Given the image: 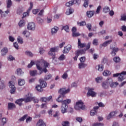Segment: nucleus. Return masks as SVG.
Instances as JSON below:
<instances>
[{"label":"nucleus","mask_w":126,"mask_h":126,"mask_svg":"<svg viewBox=\"0 0 126 126\" xmlns=\"http://www.w3.org/2000/svg\"><path fill=\"white\" fill-rule=\"evenodd\" d=\"M46 123L43 120H39L36 124V126H46Z\"/></svg>","instance_id":"nucleus-23"},{"label":"nucleus","mask_w":126,"mask_h":126,"mask_svg":"<svg viewBox=\"0 0 126 126\" xmlns=\"http://www.w3.org/2000/svg\"><path fill=\"white\" fill-rule=\"evenodd\" d=\"M65 56H64V55L63 54L61 55L59 58V61H63V60H65Z\"/></svg>","instance_id":"nucleus-53"},{"label":"nucleus","mask_w":126,"mask_h":126,"mask_svg":"<svg viewBox=\"0 0 126 126\" xmlns=\"http://www.w3.org/2000/svg\"><path fill=\"white\" fill-rule=\"evenodd\" d=\"M88 92L87 95H96L97 94L94 92V88H89L88 89Z\"/></svg>","instance_id":"nucleus-16"},{"label":"nucleus","mask_w":126,"mask_h":126,"mask_svg":"<svg viewBox=\"0 0 126 126\" xmlns=\"http://www.w3.org/2000/svg\"><path fill=\"white\" fill-rule=\"evenodd\" d=\"M34 64H35V63L33 62V61H31V63L30 64H29L28 65V68H31V67H32V66H33V65H34Z\"/></svg>","instance_id":"nucleus-54"},{"label":"nucleus","mask_w":126,"mask_h":126,"mask_svg":"<svg viewBox=\"0 0 126 126\" xmlns=\"http://www.w3.org/2000/svg\"><path fill=\"white\" fill-rule=\"evenodd\" d=\"M75 109L77 111H79V110H85V105L82 101L80 100L76 102V105L74 106Z\"/></svg>","instance_id":"nucleus-6"},{"label":"nucleus","mask_w":126,"mask_h":126,"mask_svg":"<svg viewBox=\"0 0 126 126\" xmlns=\"http://www.w3.org/2000/svg\"><path fill=\"white\" fill-rule=\"evenodd\" d=\"M63 126H69V122L65 121L62 123Z\"/></svg>","instance_id":"nucleus-55"},{"label":"nucleus","mask_w":126,"mask_h":126,"mask_svg":"<svg viewBox=\"0 0 126 126\" xmlns=\"http://www.w3.org/2000/svg\"><path fill=\"white\" fill-rule=\"evenodd\" d=\"M91 46V42H89L86 45V43H81V40L80 39H78V47L79 48H85L86 50H89Z\"/></svg>","instance_id":"nucleus-4"},{"label":"nucleus","mask_w":126,"mask_h":126,"mask_svg":"<svg viewBox=\"0 0 126 126\" xmlns=\"http://www.w3.org/2000/svg\"><path fill=\"white\" fill-rule=\"evenodd\" d=\"M35 27H36V25H35V23L33 22L29 23L28 25V29H29V30L34 31L35 30Z\"/></svg>","instance_id":"nucleus-15"},{"label":"nucleus","mask_w":126,"mask_h":126,"mask_svg":"<svg viewBox=\"0 0 126 126\" xmlns=\"http://www.w3.org/2000/svg\"><path fill=\"white\" fill-rule=\"evenodd\" d=\"M101 8L102 7L101 5L98 6L96 9V10L95 11V14H99V13H100V11H101Z\"/></svg>","instance_id":"nucleus-38"},{"label":"nucleus","mask_w":126,"mask_h":126,"mask_svg":"<svg viewBox=\"0 0 126 126\" xmlns=\"http://www.w3.org/2000/svg\"><path fill=\"white\" fill-rule=\"evenodd\" d=\"M7 8H10L12 5V1L11 0H6Z\"/></svg>","instance_id":"nucleus-27"},{"label":"nucleus","mask_w":126,"mask_h":126,"mask_svg":"<svg viewBox=\"0 0 126 126\" xmlns=\"http://www.w3.org/2000/svg\"><path fill=\"white\" fill-rule=\"evenodd\" d=\"M29 101H30V98L27 97L26 98H22L17 99L15 103V104H17V105H18L19 107H21L23 105L22 102H25V103H29Z\"/></svg>","instance_id":"nucleus-5"},{"label":"nucleus","mask_w":126,"mask_h":126,"mask_svg":"<svg viewBox=\"0 0 126 126\" xmlns=\"http://www.w3.org/2000/svg\"><path fill=\"white\" fill-rule=\"evenodd\" d=\"M39 82L40 85H37L35 87V89L37 91H39V92H42V91H43V88H45V87L47 86V82L44 81L43 79H39Z\"/></svg>","instance_id":"nucleus-3"},{"label":"nucleus","mask_w":126,"mask_h":126,"mask_svg":"<svg viewBox=\"0 0 126 126\" xmlns=\"http://www.w3.org/2000/svg\"><path fill=\"white\" fill-rule=\"evenodd\" d=\"M72 37H78V36H80V33L79 32H74L72 33Z\"/></svg>","instance_id":"nucleus-57"},{"label":"nucleus","mask_w":126,"mask_h":126,"mask_svg":"<svg viewBox=\"0 0 126 126\" xmlns=\"http://www.w3.org/2000/svg\"><path fill=\"white\" fill-rule=\"evenodd\" d=\"M39 52L40 55H43V54H44V52H45V50H44V49H43V48H40L39 49Z\"/></svg>","instance_id":"nucleus-60"},{"label":"nucleus","mask_w":126,"mask_h":126,"mask_svg":"<svg viewBox=\"0 0 126 126\" xmlns=\"http://www.w3.org/2000/svg\"><path fill=\"white\" fill-rule=\"evenodd\" d=\"M87 16L89 17V18H91L93 15H94V14L95 13V11H88L87 12Z\"/></svg>","instance_id":"nucleus-21"},{"label":"nucleus","mask_w":126,"mask_h":126,"mask_svg":"<svg viewBox=\"0 0 126 126\" xmlns=\"http://www.w3.org/2000/svg\"><path fill=\"white\" fill-rule=\"evenodd\" d=\"M28 117V115L26 114L24 115L22 118L19 119V122H24V120Z\"/></svg>","instance_id":"nucleus-37"},{"label":"nucleus","mask_w":126,"mask_h":126,"mask_svg":"<svg viewBox=\"0 0 126 126\" xmlns=\"http://www.w3.org/2000/svg\"><path fill=\"white\" fill-rule=\"evenodd\" d=\"M112 39L110 40H107L105 42H104L102 44H100L99 46V48H102V47H107L108 45H109V44H111L112 43Z\"/></svg>","instance_id":"nucleus-19"},{"label":"nucleus","mask_w":126,"mask_h":126,"mask_svg":"<svg viewBox=\"0 0 126 126\" xmlns=\"http://www.w3.org/2000/svg\"><path fill=\"white\" fill-rule=\"evenodd\" d=\"M17 41L19 44H23V39L20 36H18L17 38Z\"/></svg>","instance_id":"nucleus-46"},{"label":"nucleus","mask_w":126,"mask_h":126,"mask_svg":"<svg viewBox=\"0 0 126 126\" xmlns=\"http://www.w3.org/2000/svg\"><path fill=\"white\" fill-rule=\"evenodd\" d=\"M37 71L36 70L30 71V74L31 76H35V75H37Z\"/></svg>","instance_id":"nucleus-31"},{"label":"nucleus","mask_w":126,"mask_h":126,"mask_svg":"<svg viewBox=\"0 0 126 126\" xmlns=\"http://www.w3.org/2000/svg\"><path fill=\"white\" fill-rule=\"evenodd\" d=\"M58 51H59V47H52L50 48V51L48 52V55L49 56H51L52 59L54 60L56 57V53H55L58 52Z\"/></svg>","instance_id":"nucleus-7"},{"label":"nucleus","mask_w":126,"mask_h":126,"mask_svg":"<svg viewBox=\"0 0 126 126\" xmlns=\"http://www.w3.org/2000/svg\"><path fill=\"white\" fill-rule=\"evenodd\" d=\"M72 4H74V1H70L66 3L65 5L66 6H71Z\"/></svg>","instance_id":"nucleus-45"},{"label":"nucleus","mask_w":126,"mask_h":126,"mask_svg":"<svg viewBox=\"0 0 126 126\" xmlns=\"http://www.w3.org/2000/svg\"><path fill=\"white\" fill-rule=\"evenodd\" d=\"M92 126H104V124L103 123H96L93 124Z\"/></svg>","instance_id":"nucleus-49"},{"label":"nucleus","mask_w":126,"mask_h":126,"mask_svg":"<svg viewBox=\"0 0 126 126\" xmlns=\"http://www.w3.org/2000/svg\"><path fill=\"white\" fill-rule=\"evenodd\" d=\"M1 122H2L3 125H4V124H6L7 122V119L6 118H3L1 120Z\"/></svg>","instance_id":"nucleus-64"},{"label":"nucleus","mask_w":126,"mask_h":126,"mask_svg":"<svg viewBox=\"0 0 126 126\" xmlns=\"http://www.w3.org/2000/svg\"><path fill=\"white\" fill-rule=\"evenodd\" d=\"M23 73H24V72H23L22 70H21L20 68L17 69V74H18V75H21L23 74Z\"/></svg>","instance_id":"nucleus-42"},{"label":"nucleus","mask_w":126,"mask_h":126,"mask_svg":"<svg viewBox=\"0 0 126 126\" xmlns=\"http://www.w3.org/2000/svg\"><path fill=\"white\" fill-rule=\"evenodd\" d=\"M109 84H110V87L115 88V87H117V85H119V83L118 82H113L112 79H108L106 83L105 82L102 83V86L103 88H108V85Z\"/></svg>","instance_id":"nucleus-1"},{"label":"nucleus","mask_w":126,"mask_h":126,"mask_svg":"<svg viewBox=\"0 0 126 126\" xmlns=\"http://www.w3.org/2000/svg\"><path fill=\"white\" fill-rule=\"evenodd\" d=\"M86 26H87V28H88V29H89V31L92 30V25H91V24H87Z\"/></svg>","instance_id":"nucleus-59"},{"label":"nucleus","mask_w":126,"mask_h":126,"mask_svg":"<svg viewBox=\"0 0 126 126\" xmlns=\"http://www.w3.org/2000/svg\"><path fill=\"white\" fill-rule=\"evenodd\" d=\"M51 78H52V75L48 74V75H46L44 76V79H43V80H44V81H47L48 80H50V79H51Z\"/></svg>","instance_id":"nucleus-28"},{"label":"nucleus","mask_w":126,"mask_h":126,"mask_svg":"<svg viewBox=\"0 0 126 126\" xmlns=\"http://www.w3.org/2000/svg\"><path fill=\"white\" fill-rule=\"evenodd\" d=\"M25 25V21L22 20L19 22V26L20 27H23Z\"/></svg>","instance_id":"nucleus-35"},{"label":"nucleus","mask_w":126,"mask_h":126,"mask_svg":"<svg viewBox=\"0 0 126 126\" xmlns=\"http://www.w3.org/2000/svg\"><path fill=\"white\" fill-rule=\"evenodd\" d=\"M16 108V105L13 103L9 102L8 103V110H13Z\"/></svg>","instance_id":"nucleus-18"},{"label":"nucleus","mask_w":126,"mask_h":126,"mask_svg":"<svg viewBox=\"0 0 126 126\" xmlns=\"http://www.w3.org/2000/svg\"><path fill=\"white\" fill-rule=\"evenodd\" d=\"M37 23H39V24H43V23L44 22V20H43V19H41V18L40 17H37Z\"/></svg>","instance_id":"nucleus-41"},{"label":"nucleus","mask_w":126,"mask_h":126,"mask_svg":"<svg viewBox=\"0 0 126 126\" xmlns=\"http://www.w3.org/2000/svg\"><path fill=\"white\" fill-rule=\"evenodd\" d=\"M113 61L116 63H120V62H121V59L119 57H116L114 58Z\"/></svg>","instance_id":"nucleus-43"},{"label":"nucleus","mask_w":126,"mask_h":126,"mask_svg":"<svg viewBox=\"0 0 126 126\" xmlns=\"http://www.w3.org/2000/svg\"><path fill=\"white\" fill-rule=\"evenodd\" d=\"M71 50V46L69 44L64 47L63 53V54H67L69 53V51Z\"/></svg>","instance_id":"nucleus-14"},{"label":"nucleus","mask_w":126,"mask_h":126,"mask_svg":"<svg viewBox=\"0 0 126 126\" xmlns=\"http://www.w3.org/2000/svg\"><path fill=\"white\" fill-rule=\"evenodd\" d=\"M103 75L104 76H109V75H111V72L110 71L105 70L103 72Z\"/></svg>","instance_id":"nucleus-36"},{"label":"nucleus","mask_w":126,"mask_h":126,"mask_svg":"<svg viewBox=\"0 0 126 126\" xmlns=\"http://www.w3.org/2000/svg\"><path fill=\"white\" fill-rule=\"evenodd\" d=\"M102 79H103V77H98L97 78H95V81L98 83L100 81V80H102Z\"/></svg>","instance_id":"nucleus-63"},{"label":"nucleus","mask_w":126,"mask_h":126,"mask_svg":"<svg viewBox=\"0 0 126 126\" xmlns=\"http://www.w3.org/2000/svg\"><path fill=\"white\" fill-rule=\"evenodd\" d=\"M9 86L11 90H10V93L11 94H14L15 93V91L16 90V88L14 86V83L12 81L9 82Z\"/></svg>","instance_id":"nucleus-8"},{"label":"nucleus","mask_w":126,"mask_h":126,"mask_svg":"<svg viewBox=\"0 0 126 126\" xmlns=\"http://www.w3.org/2000/svg\"><path fill=\"white\" fill-rule=\"evenodd\" d=\"M32 8H33V3L31 2L30 6L29 8L28 9L27 12H25L23 14V18H24V17H26V16H28V15H29L30 10H31V9H32Z\"/></svg>","instance_id":"nucleus-13"},{"label":"nucleus","mask_w":126,"mask_h":126,"mask_svg":"<svg viewBox=\"0 0 126 126\" xmlns=\"http://www.w3.org/2000/svg\"><path fill=\"white\" fill-rule=\"evenodd\" d=\"M86 51V49L78 50L77 51H76V53L77 55L79 56V55H83L85 54Z\"/></svg>","instance_id":"nucleus-24"},{"label":"nucleus","mask_w":126,"mask_h":126,"mask_svg":"<svg viewBox=\"0 0 126 126\" xmlns=\"http://www.w3.org/2000/svg\"><path fill=\"white\" fill-rule=\"evenodd\" d=\"M25 54L27 56H28L29 57H31V58H32L33 57V53L30 51H26L25 52Z\"/></svg>","instance_id":"nucleus-47"},{"label":"nucleus","mask_w":126,"mask_h":126,"mask_svg":"<svg viewBox=\"0 0 126 126\" xmlns=\"http://www.w3.org/2000/svg\"><path fill=\"white\" fill-rule=\"evenodd\" d=\"M28 98H30V101L31 102L33 101L34 103H39V100L37 98H35L34 97H32V96H28Z\"/></svg>","instance_id":"nucleus-22"},{"label":"nucleus","mask_w":126,"mask_h":126,"mask_svg":"<svg viewBox=\"0 0 126 126\" xmlns=\"http://www.w3.org/2000/svg\"><path fill=\"white\" fill-rule=\"evenodd\" d=\"M58 30H59V27H55L54 28H52L51 30L52 34H55V33H57Z\"/></svg>","instance_id":"nucleus-30"},{"label":"nucleus","mask_w":126,"mask_h":126,"mask_svg":"<svg viewBox=\"0 0 126 126\" xmlns=\"http://www.w3.org/2000/svg\"><path fill=\"white\" fill-rule=\"evenodd\" d=\"M76 120L77 122H78L79 123H82V118L81 117H77L76 118Z\"/></svg>","instance_id":"nucleus-61"},{"label":"nucleus","mask_w":126,"mask_h":126,"mask_svg":"<svg viewBox=\"0 0 126 126\" xmlns=\"http://www.w3.org/2000/svg\"><path fill=\"white\" fill-rule=\"evenodd\" d=\"M25 84V80L22 79H19L18 80V85H20V86H22Z\"/></svg>","instance_id":"nucleus-29"},{"label":"nucleus","mask_w":126,"mask_h":126,"mask_svg":"<svg viewBox=\"0 0 126 126\" xmlns=\"http://www.w3.org/2000/svg\"><path fill=\"white\" fill-rule=\"evenodd\" d=\"M35 64L36 65V68H37V69L38 70H39V75H40V74H42V73H43V70L42 67H41V62L39 61H37L36 62H35Z\"/></svg>","instance_id":"nucleus-12"},{"label":"nucleus","mask_w":126,"mask_h":126,"mask_svg":"<svg viewBox=\"0 0 126 126\" xmlns=\"http://www.w3.org/2000/svg\"><path fill=\"white\" fill-rule=\"evenodd\" d=\"M73 11H74V10H73V9L72 8H70L69 9L68 12H66L65 14H66V15H69V14L73 13Z\"/></svg>","instance_id":"nucleus-44"},{"label":"nucleus","mask_w":126,"mask_h":126,"mask_svg":"<svg viewBox=\"0 0 126 126\" xmlns=\"http://www.w3.org/2000/svg\"><path fill=\"white\" fill-rule=\"evenodd\" d=\"M96 69H98L99 71H103L104 69V66L102 64H99L98 66L95 67Z\"/></svg>","instance_id":"nucleus-26"},{"label":"nucleus","mask_w":126,"mask_h":126,"mask_svg":"<svg viewBox=\"0 0 126 126\" xmlns=\"http://www.w3.org/2000/svg\"><path fill=\"white\" fill-rule=\"evenodd\" d=\"M52 98H53L52 95H50L48 98L42 97L41 98V101H42V102H45V103H47V102H49V101L52 99Z\"/></svg>","instance_id":"nucleus-20"},{"label":"nucleus","mask_w":126,"mask_h":126,"mask_svg":"<svg viewBox=\"0 0 126 126\" xmlns=\"http://www.w3.org/2000/svg\"><path fill=\"white\" fill-rule=\"evenodd\" d=\"M110 49L112 50L111 55L112 56V57H115V56L117 55V52H119V48L112 47L111 45H110Z\"/></svg>","instance_id":"nucleus-11"},{"label":"nucleus","mask_w":126,"mask_h":126,"mask_svg":"<svg viewBox=\"0 0 126 126\" xmlns=\"http://www.w3.org/2000/svg\"><path fill=\"white\" fill-rule=\"evenodd\" d=\"M79 26H85L86 25V22L85 21H82L80 23H78Z\"/></svg>","instance_id":"nucleus-52"},{"label":"nucleus","mask_w":126,"mask_h":126,"mask_svg":"<svg viewBox=\"0 0 126 126\" xmlns=\"http://www.w3.org/2000/svg\"><path fill=\"white\" fill-rule=\"evenodd\" d=\"M69 91H70V89H69L61 88L59 90L58 92L61 95H65V94H67Z\"/></svg>","instance_id":"nucleus-10"},{"label":"nucleus","mask_w":126,"mask_h":126,"mask_svg":"<svg viewBox=\"0 0 126 126\" xmlns=\"http://www.w3.org/2000/svg\"><path fill=\"white\" fill-rule=\"evenodd\" d=\"M23 35H24V36L26 37V38H28V37L30 36V32H29L27 31H24V32H23Z\"/></svg>","instance_id":"nucleus-33"},{"label":"nucleus","mask_w":126,"mask_h":126,"mask_svg":"<svg viewBox=\"0 0 126 126\" xmlns=\"http://www.w3.org/2000/svg\"><path fill=\"white\" fill-rule=\"evenodd\" d=\"M84 1L83 6H84V7H88V2H89V0H84Z\"/></svg>","instance_id":"nucleus-48"},{"label":"nucleus","mask_w":126,"mask_h":126,"mask_svg":"<svg viewBox=\"0 0 126 126\" xmlns=\"http://www.w3.org/2000/svg\"><path fill=\"white\" fill-rule=\"evenodd\" d=\"M103 11L105 13H107V12H109V11H110V8L109 7H107V6L104 7L103 8Z\"/></svg>","instance_id":"nucleus-40"},{"label":"nucleus","mask_w":126,"mask_h":126,"mask_svg":"<svg viewBox=\"0 0 126 126\" xmlns=\"http://www.w3.org/2000/svg\"><path fill=\"white\" fill-rule=\"evenodd\" d=\"M79 68H84L86 66H87V64L84 63H80L78 64Z\"/></svg>","instance_id":"nucleus-34"},{"label":"nucleus","mask_w":126,"mask_h":126,"mask_svg":"<svg viewBox=\"0 0 126 126\" xmlns=\"http://www.w3.org/2000/svg\"><path fill=\"white\" fill-rule=\"evenodd\" d=\"M85 57H82L80 58V63H84L85 62Z\"/></svg>","instance_id":"nucleus-56"},{"label":"nucleus","mask_w":126,"mask_h":126,"mask_svg":"<svg viewBox=\"0 0 126 126\" xmlns=\"http://www.w3.org/2000/svg\"><path fill=\"white\" fill-rule=\"evenodd\" d=\"M68 76V75L67 74V73L65 72L64 73V74L62 76V78H63V79H66Z\"/></svg>","instance_id":"nucleus-51"},{"label":"nucleus","mask_w":126,"mask_h":126,"mask_svg":"<svg viewBox=\"0 0 126 126\" xmlns=\"http://www.w3.org/2000/svg\"><path fill=\"white\" fill-rule=\"evenodd\" d=\"M95 114H97V110H92L90 112V115L91 116H95Z\"/></svg>","instance_id":"nucleus-50"},{"label":"nucleus","mask_w":126,"mask_h":126,"mask_svg":"<svg viewBox=\"0 0 126 126\" xmlns=\"http://www.w3.org/2000/svg\"><path fill=\"white\" fill-rule=\"evenodd\" d=\"M125 75H126V71H123L122 73H120L118 81L122 82V81L125 80V79H126Z\"/></svg>","instance_id":"nucleus-9"},{"label":"nucleus","mask_w":126,"mask_h":126,"mask_svg":"<svg viewBox=\"0 0 126 126\" xmlns=\"http://www.w3.org/2000/svg\"><path fill=\"white\" fill-rule=\"evenodd\" d=\"M71 102V100L69 99L64 100L62 102V105L61 107V112L62 114H64L67 112V108H68V104Z\"/></svg>","instance_id":"nucleus-2"},{"label":"nucleus","mask_w":126,"mask_h":126,"mask_svg":"<svg viewBox=\"0 0 126 126\" xmlns=\"http://www.w3.org/2000/svg\"><path fill=\"white\" fill-rule=\"evenodd\" d=\"M93 44L94 46H97L98 45V39H94L93 41Z\"/></svg>","instance_id":"nucleus-58"},{"label":"nucleus","mask_w":126,"mask_h":126,"mask_svg":"<svg viewBox=\"0 0 126 126\" xmlns=\"http://www.w3.org/2000/svg\"><path fill=\"white\" fill-rule=\"evenodd\" d=\"M8 52V49L6 47H4L1 50V56L4 57Z\"/></svg>","instance_id":"nucleus-17"},{"label":"nucleus","mask_w":126,"mask_h":126,"mask_svg":"<svg viewBox=\"0 0 126 126\" xmlns=\"http://www.w3.org/2000/svg\"><path fill=\"white\" fill-rule=\"evenodd\" d=\"M15 60V59H14V58L11 56V55H10L9 56V57H8V61H13Z\"/></svg>","instance_id":"nucleus-62"},{"label":"nucleus","mask_w":126,"mask_h":126,"mask_svg":"<svg viewBox=\"0 0 126 126\" xmlns=\"http://www.w3.org/2000/svg\"><path fill=\"white\" fill-rule=\"evenodd\" d=\"M62 30H64L65 32H69V27L67 25L64 26L63 27Z\"/></svg>","instance_id":"nucleus-32"},{"label":"nucleus","mask_w":126,"mask_h":126,"mask_svg":"<svg viewBox=\"0 0 126 126\" xmlns=\"http://www.w3.org/2000/svg\"><path fill=\"white\" fill-rule=\"evenodd\" d=\"M121 18L120 20L121 21H126V14L124 13V14H122L121 15Z\"/></svg>","instance_id":"nucleus-39"},{"label":"nucleus","mask_w":126,"mask_h":126,"mask_svg":"<svg viewBox=\"0 0 126 126\" xmlns=\"http://www.w3.org/2000/svg\"><path fill=\"white\" fill-rule=\"evenodd\" d=\"M64 97V95H60L58 97V98L56 99V101L57 102H58V103H62V104H63V100Z\"/></svg>","instance_id":"nucleus-25"}]
</instances>
